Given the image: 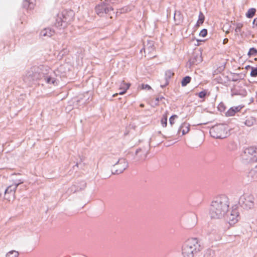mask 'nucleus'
<instances>
[{
    "instance_id": "nucleus-22",
    "label": "nucleus",
    "mask_w": 257,
    "mask_h": 257,
    "mask_svg": "<svg viewBox=\"0 0 257 257\" xmlns=\"http://www.w3.org/2000/svg\"><path fill=\"white\" fill-rule=\"evenodd\" d=\"M161 124L163 127H166L167 124V113H165L163 115L161 121Z\"/></svg>"
},
{
    "instance_id": "nucleus-26",
    "label": "nucleus",
    "mask_w": 257,
    "mask_h": 257,
    "mask_svg": "<svg viewBox=\"0 0 257 257\" xmlns=\"http://www.w3.org/2000/svg\"><path fill=\"white\" fill-rule=\"evenodd\" d=\"M257 54V50L254 48H251L249 49L248 52V55L249 56H255Z\"/></svg>"
},
{
    "instance_id": "nucleus-39",
    "label": "nucleus",
    "mask_w": 257,
    "mask_h": 257,
    "mask_svg": "<svg viewBox=\"0 0 257 257\" xmlns=\"http://www.w3.org/2000/svg\"><path fill=\"white\" fill-rule=\"evenodd\" d=\"M156 100H157V101H159V98H156Z\"/></svg>"
},
{
    "instance_id": "nucleus-18",
    "label": "nucleus",
    "mask_w": 257,
    "mask_h": 257,
    "mask_svg": "<svg viewBox=\"0 0 257 257\" xmlns=\"http://www.w3.org/2000/svg\"><path fill=\"white\" fill-rule=\"evenodd\" d=\"M36 5V0H25L23 2V6L25 8L29 9H33Z\"/></svg>"
},
{
    "instance_id": "nucleus-34",
    "label": "nucleus",
    "mask_w": 257,
    "mask_h": 257,
    "mask_svg": "<svg viewBox=\"0 0 257 257\" xmlns=\"http://www.w3.org/2000/svg\"><path fill=\"white\" fill-rule=\"evenodd\" d=\"M252 24L253 25L257 26V18L254 19Z\"/></svg>"
},
{
    "instance_id": "nucleus-9",
    "label": "nucleus",
    "mask_w": 257,
    "mask_h": 257,
    "mask_svg": "<svg viewBox=\"0 0 257 257\" xmlns=\"http://www.w3.org/2000/svg\"><path fill=\"white\" fill-rule=\"evenodd\" d=\"M110 10H112L111 7H108L105 4L101 3L97 5L95 7V12L98 15L101 16L104 13L107 14Z\"/></svg>"
},
{
    "instance_id": "nucleus-2",
    "label": "nucleus",
    "mask_w": 257,
    "mask_h": 257,
    "mask_svg": "<svg viewBox=\"0 0 257 257\" xmlns=\"http://www.w3.org/2000/svg\"><path fill=\"white\" fill-rule=\"evenodd\" d=\"M228 197L221 195L216 197L212 202L209 209V214L212 218H221L224 216L229 208Z\"/></svg>"
},
{
    "instance_id": "nucleus-38",
    "label": "nucleus",
    "mask_w": 257,
    "mask_h": 257,
    "mask_svg": "<svg viewBox=\"0 0 257 257\" xmlns=\"http://www.w3.org/2000/svg\"><path fill=\"white\" fill-rule=\"evenodd\" d=\"M248 67L250 68H251V67L250 66H247L246 67V68H248Z\"/></svg>"
},
{
    "instance_id": "nucleus-42",
    "label": "nucleus",
    "mask_w": 257,
    "mask_h": 257,
    "mask_svg": "<svg viewBox=\"0 0 257 257\" xmlns=\"http://www.w3.org/2000/svg\"><path fill=\"white\" fill-rule=\"evenodd\" d=\"M175 18H176V14H175V16H174V19H175Z\"/></svg>"
},
{
    "instance_id": "nucleus-6",
    "label": "nucleus",
    "mask_w": 257,
    "mask_h": 257,
    "mask_svg": "<svg viewBox=\"0 0 257 257\" xmlns=\"http://www.w3.org/2000/svg\"><path fill=\"white\" fill-rule=\"evenodd\" d=\"M23 182L20 183H15L14 184L10 185L6 190L4 195V198L10 201L12 200H14L15 198V192L18 186L22 184Z\"/></svg>"
},
{
    "instance_id": "nucleus-20",
    "label": "nucleus",
    "mask_w": 257,
    "mask_h": 257,
    "mask_svg": "<svg viewBox=\"0 0 257 257\" xmlns=\"http://www.w3.org/2000/svg\"><path fill=\"white\" fill-rule=\"evenodd\" d=\"M19 253L16 250H11L6 254V257H18Z\"/></svg>"
},
{
    "instance_id": "nucleus-1",
    "label": "nucleus",
    "mask_w": 257,
    "mask_h": 257,
    "mask_svg": "<svg viewBox=\"0 0 257 257\" xmlns=\"http://www.w3.org/2000/svg\"><path fill=\"white\" fill-rule=\"evenodd\" d=\"M44 78L48 84L57 85L58 80L55 77L54 71L45 66H33L29 70L24 76L27 82L37 80Z\"/></svg>"
},
{
    "instance_id": "nucleus-3",
    "label": "nucleus",
    "mask_w": 257,
    "mask_h": 257,
    "mask_svg": "<svg viewBox=\"0 0 257 257\" xmlns=\"http://www.w3.org/2000/svg\"><path fill=\"white\" fill-rule=\"evenodd\" d=\"M200 249L198 240L195 238L188 239L182 247V254L183 257H193L194 253Z\"/></svg>"
},
{
    "instance_id": "nucleus-17",
    "label": "nucleus",
    "mask_w": 257,
    "mask_h": 257,
    "mask_svg": "<svg viewBox=\"0 0 257 257\" xmlns=\"http://www.w3.org/2000/svg\"><path fill=\"white\" fill-rule=\"evenodd\" d=\"M55 34L53 30L50 28H46L43 30L40 33L41 36L50 37Z\"/></svg>"
},
{
    "instance_id": "nucleus-30",
    "label": "nucleus",
    "mask_w": 257,
    "mask_h": 257,
    "mask_svg": "<svg viewBox=\"0 0 257 257\" xmlns=\"http://www.w3.org/2000/svg\"><path fill=\"white\" fill-rule=\"evenodd\" d=\"M250 174L252 177L257 178V166L251 171Z\"/></svg>"
},
{
    "instance_id": "nucleus-14",
    "label": "nucleus",
    "mask_w": 257,
    "mask_h": 257,
    "mask_svg": "<svg viewBox=\"0 0 257 257\" xmlns=\"http://www.w3.org/2000/svg\"><path fill=\"white\" fill-rule=\"evenodd\" d=\"M202 61L200 54H194L193 57L190 60V63L192 64H197Z\"/></svg>"
},
{
    "instance_id": "nucleus-21",
    "label": "nucleus",
    "mask_w": 257,
    "mask_h": 257,
    "mask_svg": "<svg viewBox=\"0 0 257 257\" xmlns=\"http://www.w3.org/2000/svg\"><path fill=\"white\" fill-rule=\"evenodd\" d=\"M191 81V77L189 76L185 77L181 81L182 86H186Z\"/></svg>"
},
{
    "instance_id": "nucleus-24",
    "label": "nucleus",
    "mask_w": 257,
    "mask_h": 257,
    "mask_svg": "<svg viewBox=\"0 0 257 257\" xmlns=\"http://www.w3.org/2000/svg\"><path fill=\"white\" fill-rule=\"evenodd\" d=\"M254 122V119L252 118H250L245 120L244 122V123L245 125L248 126H250L253 125V123Z\"/></svg>"
},
{
    "instance_id": "nucleus-40",
    "label": "nucleus",
    "mask_w": 257,
    "mask_h": 257,
    "mask_svg": "<svg viewBox=\"0 0 257 257\" xmlns=\"http://www.w3.org/2000/svg\"><path fill=\"white\" fill-rule=\"evenodd\" d=\"M171 75H173V73H171V72H169Z\"/></svg>"
},
{
    "instance_id": "nucleus-32",
    "label": "nucleus",
    "mask_w": 257,
    "mask_h": 257,
    "mask_svg": "<svg viewBox=\"0 0 257 257\" xmlns=\"http://www.w3.org/2000/svg\"><path fill=\"white\" fill-rule=\"evenodd\" d=\"M141 88L142 89H148V90L151 89V87L150 85H149L148 84H142Z\"/></svg>"
},
{
    "instance_id": "nucleus-29",
    "label": "nucleus",
    "mask_w": 257,
    "mask_h": 257,
    "mask_svg": "<svg viewBox=\"0 0 257 257\" xmlns=\"http://www.w3.org/2000/svg\"><path fill=\"white\" fill-rule=\"evenodd\" d=\"M207 30L203 29L200 31V33H199V36H201L202 37H205L207 35Z\"/></svg>"
},
{
    "instance_id": "nucleus-35",
    "label": "nucleus",
    "mask_w": 257,
    "mask_h": 257,
    "mask_svg": "<svg viewBox=\"0 0 257 257\" xmlns=\"http://www.w3.org/2000/svg\"><path fill=\"white\" fill-rule=\"evenodd\" d=\"M228 41V39H224V40H223V43L224 44H225L227 43V42Z\"/></svg>"
},
{
    "instance_id": "nucleus-8",
    "label": "nucleus",
    "mask_w": 257,
    "mask_h": 257,
    "mask_svg": "<svg viewBox=\"0 0 257 257\" xmlns=\"http://www.w3.org/2000/svg\"><path fill=\"white\" fill-rule=\"evenodd\" d=\"M239 214L236 209L231 210L229 214L227 215V220L230 225L234 224L238 220Z\"/></svg>"
},
{
    "instance_id": "nucleus-5",
    "label": "nucleus",
    "mask_w": 257,
    "mask_h": 257,
    "mask_svg": "<svg viewBox=\"0 0 257 257\" xmlns=\"http://www.w3.org/2000/svg\"><path fill=\"white\" fill-rule=\"evenodd\" d=\"M243 160L247 162L257 161V148L249 147L246 148L241 155Z\"/></svg>"
},
{
    "instance_id": "nucleus-4",
    "label": "nucleus",
    "mask_w": 257,
    "mask_h": 257,
    "mask_svg": "<svg viewBox=\"0 0 257 257\" xmlns=\"http://www.w3.org/2000/svg\"><path fill=\"white\" fill-rule=\"evenodd\" d=\"M228 128L225 124H219L212 126L209 131L211 136L216 139H223L228 136Z\"/></svg>"
},
{
    "instance_id": "nucleus-10",
    "label": "nucleus",
    "mask_w": 257,
    "mask_h": 257,
    "mask_svg": "<svg viewBox=\"0 0 257 257\" xmlns=\"http://www.w3.org/2000/svg\"><path fill=\"white\" fill-rule=\"evenodd\" d=\"M62 17H63V19H62L61 16H59L57 19L56 20V22L55 23L56 27L60 28H65L67 24L70 22V20L68 19L66 17L64 16L63 15H62Z\"/></svg>"
},
{
    "instance_id": "nucleus-7",
    "label": "nucleus",
    "mask_w": 257,
    "mask_h": 257,
    "mask_svg": "<svg viewBox=\"0 0 257 257\" xmlns=\"http://www.w3.org/2000/svg\"><path fill=\"white\" fill-rule=\"evenodd\" d=\"M128 166V164L125 159L121 158L113 166L116 174L122 173Z\"/></svg>"
},
{
    "instance_id": "nucleus-11",
    "label": "nucleus",
    "mask_w": 257,
    "mask_h": 257,
    "mask_svg": "<svg viewBox=\"0 0 257 257\" xmlns=\"http://www.w3.org/2000/svg\"><path fill=\"white\" fill-rule=\"evenodd\" d=\"M145 53H147L149 56L153 57L155 51L154 43L153 41H148L147 45L144 46Z\"/></svg>"
},
{
    "instance_id": "nucleus-33",
    "label": "nucleus",
    "mask_w": 257,
    "mask_h": 257,
    "mask_svg": "<svg viewBox=\"0 0 257 257\" xmlns=\"http://www.w3.org/2000/svg\"><path fill=\"white\" fill-rule=\"evenodd\" d=\"M204 16H203V14L202 13H200V14L199 15V19L198 21V23L202 24L204 21Z\"/></svg>"
},
{
    "instance_id": "nucleus-36",
    "label": "nucleus",
    "mask_w": 257,
    "mask_h": 257,
    "mask_svg": "<svg viewBox=\"0 0 257 257\" xmlns=\"http://www.w3.org/2000/svg\"><path fill=\"white\" fill-rule=\"evenodd\" d=\"M20 182H23V181L22 180H18V181H16L14 182V184H15V183H20Z\"/></svg>"
},
{
    "instance_id": "nucleus-23",
    "label": "nucleus",
    "mask_w": 257,
    "mask_h": 257,
    "mask_svg": "<svg viewBox=\"0 0 257 257\" xmlns=\"http://www.w3.org/2000/svg\"><path fill=\"white\" fill-rule=\"evenodd\" d=\"M243 27V24L240 23H238L236 24V28L235 29V32L236 35H238V33H240L241 29Z\"/></svg>"
},
{
    "instance_id": "nucleus-16",
    "label": "nucleus",
    "mask_w": 257,
    "mask_h": 257,
    "mask_svg": "<svg viewBox=\"0 0 257 257\" xmlns=\"http://www.w3.org/2000/svg\"><path fill=\"white\" fill-rule=\"evenodd\" d=\"M190 130V125L187 123H183L180 126L178 133H182V135L188 133Z\"/></svg>"
},
{
    "instance_id": "nucleus-13",
    "label": "nucleus",
    "mask_w": 257,
    "mask_h": 257,
    "mask_svg": "<svg viewBox=\"0 0 257 257\" xmlns=\"http://www.w3.org/2000/svg\"><path fill=\"white\" fill-rule=\"evenodd\" d=\"M130 84L126 83L123 81L121 83L119 87V89L122 90L121 91L118 93L120 95H122L125 93L126 90L129 88ZM118 93H115L113 95V97H115L117 95Z\"/></svg>"
},
{
    "instance_id": "nucleus-12",
    "label": "nucleus",
    "mask_w": 257,
    "mask_h": 257,
    "mask_svg": "<svg viewBox=\"0 0 257 257\" xmlns=\"http://www.w3.org/2000/svg\"><path fill=\"white\" fill-rule=\"evenodd\" d=\"M136 159L138 161L144 160L147 157V152L142 149H138L136 152Z\"/></svg>"
},
{
    "instance_id": "nucleus-28",
    "label": "nucleus",
    "mask_w": 257,
    "mask_h": 257,
    "mask_svg": "<svg viewBox=\"0 0 257 257\" xmlns=\"http://www.w3.org/2000/svg\"><path fill=\"white\" fill-rule=\"evenodd\" d=\"M177 118H178V116L177 115H173L170 117L169 123L171 125L175 123V119Z\"/></svg>"
},
{
    "instance_id": "nucleus-19",
    "label": "nucleus",
    "mask_w": 257,
    "mask_h": 257,
    "mask_svg": "<svg viewBox=\"0 0 257 257\" xmlns=\"http://www.w3.org/2000/svg\"><path fill=\"white\" fill-rule=\"evenodd\" d=\"M255 11H256V10L254 8L249 9L248 10L247 13L246 14V17H247L248 18H251L253 17L255 14Z\"/></svg>"
},
{
    "instance_id": "nucleus-27",
    "label": "nucleus",
    "mask_w": 257,
    "mask_h": 257,
    "mask_svg": "<svg viewBox=\"0 0 257 257\" xmlns=\"http://www.w3.org/2000/svg\"><path fill=\"white\" fill-rule=\"evenodd\" d=\"M251 71L250 72V76L251 77H256L257 76V68H255L253 67H251Z\"/></svg>"
},
{
    "instance_id": "nucleus-25",
    "label": "nucleus",
    "mask_w": 257,
    "mask_h": 257,
    "mask_svg": "<svg viewBox=\"0 0 257 257\" xmlns=\"http://www.w3.org/2000/svg\"><path fill=\"white\" fill-rule=\"evenodd\" d=\"M230 28L231 26L230 24L229 23H226L223 25L222 29L224 32H226V33H228Z\"/></svg>"
},
{
    "instance_id": "nucleus-15",
    "label": "nucleus",
    "mask_w": 257,
    "mask_h": 257,
    "mask_svg": "<svg viewBox=\"0 0 257 257\" xmlns=\"http://www.w3.org/2000/svg\"><path fill=\"white\" fill-rule=\"evenodd\" d=\"M242 108V106L240 105L232 107L226 112V115L227 116H233L236 112L239 111Z\"/></svg>"
},
{
    "instance_id": "nucleus-37",
    "label": "nucleus",
    "mask_w": 257,
    "mask_h": 257,
    "mask_svg": "<svg viewBox=\"0 0 257 257\" xmlns=\"http://www.w3.org/2000/svg\"><path fill=\"white\" fill-rule=\"evenodd\" d=\"M140 106H141V107H144V105L143 104H141L140 105Z\"/></svg>"
},
{
    "instance_id": "nucleus-31",
    "label": "nucleus",
    "mask_w": 257,
    "mask_h": 257,
    "mask_svg": "<svg viewBox=\"0 0 257 257\" xmlns=\"http://www.w3.org/2000/svg\"><path fill=\"white\" fill-rule=\"evenodd\" d=\"M206 95V91L205 90L202 91L198 93V96L201 98H203L205 97Z\"/></svg>"
},
{
    "instance_id": "nucleus-41",
    "label": "nucleus",
    "mask_w": 257,
    "mask_h": 257,
    "mask_svg": "<svg viewBox=\"0 0 257 257\" xmlns=\"http://www.w3.org/2000/svg\"><path fill=\"white\" fill-rule=\"evenodd\" d=\"M208 252H209V253L210 254L211 251L210 250H208Z\"/></svg>"
}]
</instances>
